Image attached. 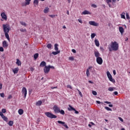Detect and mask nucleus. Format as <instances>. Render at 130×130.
<instances>
[{"instance_id": "obj_22", "label": "nucleus", "mask_w": 130, "mask_h": 130, "mask_svg": "<svg viewBox=\"0 0 130 130\" xmlns=\"http://www.w3.org/2000/svg\"><path fill=\"white\" fill-rule=\"evenodd\" d=\"M17 61L16 62V64H17V66H21V64H22V62H21V61H20V60L19 59H16Z\"/></svg>"}, {"instance_id": "obj_37", "label": "nucleus", "mask_w": 130, "mask_h": 130, "mask_svg": "<svg viewBox=\"0 0 130 130\" xmlns=\"http://www.w3.org/2000/svg\"><path fill=\"white\" fill-rule=\"evenodd\" d=\"M59 113H60V114H62V115H64V111L63 110H60Z\"/></svg>"}, {"instance_id": "obj_24", "label": "nucleus", "mask_w": 130, "mask_h": 130, "mask_svg": "<svg viewBox=\"0 0 130 130\" xmlns=\"http://www.w3.org/2000/svg\"><path fill=\"white\" fill-rule=\"evenodd\" d=\"M54 49L56 51H58V44H55V45H54Z\"/></svg>"}, {"instance_id": "obj_26", "label": "nucleus", "mask_w": 130, "mask_h": 130, "mask_svg": "<svg viewBox=\"0 0 130 130\" xmlns=\"http://www.w3.org/2000/svg\"><path fill=\"white\" fill-rule=\"evenodd\" d=\"M58 53H60V50L52 52V54H53L54 55H56L57 54H58Z\"/></svg>"}, {"instance_id": "obj_44", "label": "nucleus", "mask_w": 130, "mask_h": 130, "mask_svg": "<svg viewBox=\"0 0 130 130\" xmlns=\"http://www.w3.org/2000/svg\"><path fill=\"white\" fill-rule=\"evenodd\" d=\"M92 93L93 94V95H94V96H96V95H97V92H96V91L92 90Z\"/></svg>"}, {"instance_id": "obj_27", "label": "nucleus", "mask_w": 130, "mask_h": 130, "mask_svg": "<svg viewBox=\"0 0 130 130\" xmlns=\"http://www.w3.org/2000/svg\"><path fill=\"white\" fill-rule=\"evenodd\" d=\"M5 35L7 39L10 41V36H9V32L5 33Z\"/></svg>"}, {"instance_id": "obj_9", "label": "nucleus", "mask_w": 130, "mask_h": 130, "mask_svg": "<svg viewBox=\"0 0 130 130\" xmlns=\"http://www.w3.org/2000/svg\"><path fill=\"white\" fill-rule=\"evenodd\" d=\"M50 70L49 69L48 66H45L44 68V72L45 74H48Z\"/></svg>"}, {"instance_id": "obj_29", "label": "nucleus", "mask_w": 130, "mask_h": 130, "mask_svg": "<svg viewBox=\"0 0 130 130\" xmlns=\"http://www.w3.org/2000/svg\"><path fill=\"white\" fill-rule=\"evenodd\" d=\"M38 56H39V54H38V53H37L34 55V57L35 60H36L37 58H38Z\"/></svg>"}, {"instance_id": "obj_64", "label": "nucleus", "mask_w": 130, "mask_h": 130, "mask_svg": "<svg viewBox=\"0 0 130 130\" xmlns=\"http://www.w3.org/2000/svg\"><path fill=\"white\" fill-rule=\"evenodd\" d=\"M11 98H12V95H9L8 99H11Z\"/></svg>"}, {"instance_id": "obj_11", "label": "nucleus", "mask_w": 130, "mask_h": 130, "mask_svg": "<svg viewBox=\"0 0 130 130\" xmlns=\"http://www.w3.org/2000/svg\"><path fill=\"white\" fill-rule=\"evenodd\" d=\"M91 69H93V67L90 66L86 70L87 77H89V76H90V70H91Z\"/></svg>"}, {"instance_id": "obj_3", "label": "nucleus", "mask_w": 130, "mask_h": 130, "mask_svg": "<svg viewBox=\"0 0 130 130\" xmlns=\"http://www.w3.org/2000/svg\"><path fill=\"white\" fill-rule=\"evenodd\" d=\"M45 115L47 116L49 118H56L57 116L56 115L50 113L49 112H46L45 113Z\"/></svg>"}, {"instance_id": "obj_63", "label": "nucleus", "mask_w": 130, "mask_h": 130, "mask_svg": "<svg viewBox=\"0 0 130 130\" xmlns=\"http://www.w3.org/2000/svg\"><path fill=\"white\" fill-rule=\"evenodd\" d=\"M119 119L120 120V121H123V119H122V118L121 117H119Z\"/></svg>"}, {"instance_id": "obj_53", "label": "nucleus", "mask_w": 130, "mask_h": 130, "mask_svg": "<svg viewBox=\"0 0 130 130\" xmlns=\"http://www.w3.org/2000/svg\"><path fill=\"white\" fill-rule=\"evenodd\" d=\"M73 111H75V113L76 114H79V111L76 110V109H75V110H73Z\"/></svg>"}, {"instance_id": "obj_50", "label": "nucleus", "mask_w": 130, "mask_h": 130, "mask_svg": "<svg viewBox=\"0 0 130 130\" xmlns=\"http://www.w3.org/2000/svg\"><path fill=\"white\" fill-rule=\"evenodd\" d=\"M78 22H79V23H81V24H83V21L81 19H78Z\"/></svg>"}, {"instance_id": "obj_20", "label": "nucleus", "mask_w": 130, "mask_h": 130, "mask_svg": "<svg viewBox=\"0 0 130 130\" xmlns=\"http://www.w3.org/2000/svg\"><path fill=\"white\" fill-rule=\"evenodd\" d=\"M40 67H46V62L43 61L41 62Z\"/></svg>"}, {"instance_id": "obj_21", "label": "nucleus", "mask_w": 130, "mask_h": 130, "mask_svg": "<svg viewBox=\"0 0 130 130\" xmlns=\"http://www.w3.org/2000/svg\"><path fill=\"white\" fill-rule=\"evenodd\" d=\"M13 72L14 74H18V72H19V68H15L13 70Z\"/></svg>"}, {"instance_id": "obj_1", "label": "nucleus", "mask_w": 130, "mask_h": 130, "mask_svg": "<svg viewBox=\"0 0 130 130\" xmlns=\"http://www.w3.org/2000/svg\"><path fill=\"white\" fill-rule=\"evenodd\" d=\"M119 45L118 43L116 42H112V44L111 45V47L108 48L109 51H117L118 49Z\"/></svg>"}, {"instance_id": "obj_23", "label": "nucleus", "mask_w": 130, "mask_h": 130, "mask_svg": "<svg viewBox=\"0 0 130 130\" xmlns=\"http://www.w3.org/2000/svg\"><path fill=\"white\" fill-rule=\"evenodd\" d=\"M18 113L20 115H22L23 113H24V110L23 109H20L18 110Z\"/></svg>"}, {"instance_id": "obj_46", "label": "nucleus", "mask_w": 130, "mask_h": 130, "mask_svg": "<svg viewBox=\"0 0 130 130\" xmlns=\"http://www.w3.org/2000/svg\"><path fill=\"white\" fill-rule=\"evenodd\" d=\"M49 68V70H50V69H52L53 70H54V67L53 66H51L50 65L48 66Z\"/></svg>"}, {"instance_id": "obj_59", "label": "nucleus", "mask_w": 130, "mask_h": 130, "mask_svg": "<svg viewBox=\"0 0 130 130\" xmlns=\"http://www.w3.org/2000/svg\"><path fill=\"white\" fill-rule=\"evenodd\" d=\"M104 103H106L107 104H111V102H108V101L104 102Z\"/></svg>"}, {"instance_id": "obj_19", "label": "nucleus", "mask_w": 130, "mask_h": 130, "mask_svg": "<svg viewBox=\"0 0 130 130\" xmlns=\"http://www.w3.org/2000/svg\"><path fill=\"white\" fill-rule=\"evenodd\" d=\"M119 31L121 33V34H123V32H124V29H123V27H119Z\"/></svg>"}, {"instance_id": "obj_62", "label": "nucleus", "mask_w": 130, "mask_h": 130, "mask_svg": "<svg viewBox=\"0 0 130 130\" xmlns=\"http://www.w3.org/2000/svg\"><path fill=\"white\" fill-rule=\"evenodd\" d=\"M90 124H92V125H95V123H94L93 122H90Z\"/></svg>"}, {"instance_id": "obj_39", "label": "nucleus", "mask_w": 130, "mask_h": 130, "mask_svg": "<svg viewBox=\"0 0 130 130\" xmlns=\"http://www.w3.org/2000/svg\"><path fill=\"white\" fill-rule=\"evenodd\" d=\"M95 36H96V34L95 33H92L91 34V39H93V38H94L95 37Z\"/></svg>"}, {"instance_id": "obj_16", "label": "nucleus", "mask_w": 130, "mask_h": 130, "mask_svg": "<svg viewBox=\"0 0 130 130\" xmlns=\"http://www.w3.org/2000/svg\"><path fill=\"white\" fill-rule=\"evenodd\" d=\"M1 17H2V19L4 20H7V15H6V14L5 13H3L1 14Z\"/></svg>"}, {"instance_id": "obj_2", "label": "nucleus", "mask_w": 130, "mask_h": 130, "mask_svg": "<svg viewBox=\"0 0 130 130\" xmlns=\"http://www.w3.org/2000/svg\"><path fill=\"white\" fill-rule=\"evenodd\" d=\"M3 27L4 33H9L10 30H11V27L9 24H3Z\"/></svg>"}, {"instance_id": "obj_61", "label": "nucleus", "mask_w": 130, "mask_h": 130, "mask_svg": "<svg viewBox=\"0 0 130 130\" xmlns=\"http://www.w3.org/2000/svg\"><path fill=\"white\" fill-rule=\"evenodd\" d=\"M100 49H101V50H102L103 51H104V49L103 48V47H101Z\"/></svg>"}, {"instance_id": "obj_49", "label": "nucleus", "mask_w": 130, "mask_h": 130, "mask_svg": "<svg viewBox=\"0 0 130 130\" xmlns=\"http://www.w3.org/2000/svg\"><path fill=\"white\" fill-rule=\"evenodd\" d=\"M0 51L2 52H4V48L3 47H0Z\"/></svg>"}, {"instance_id": "obj_58", "label": "nucleus", "mask_w": 130, "mask_h": 130, "mask_svg": "<svg viewBox=\"0 0 130 130\" xmlns=\"http://www.w3.org/2000/svg\"><path fill=\"white\" fill-rule=\"evenodd\" d=\"M113 75H114V76H115V75H116V71H115V70H113Z\"/></svg>"}, {"instance_id": "obj_15", "label": "nucleus", "mask_w": 130, "mask_h": 130, "mask_svg": "<svg viewBox=\"0 0 130 130\" xmlns=\"http://www.w3.org/2000/svg\"><path fill=\"white\" fill-rule=\"evenodd\" d=\"M82 15H91V13L87 10H85L82 13Z\"/></svg>"}, {"instance_id": "obj_48", "label": "nucleus", "mask_w": 130, "mask_h": 130, "mask_svg": "<svg viewBox=\"0 0 130 130\" xmlns=\"http://www.w3.org/2000/svg\"><path fill=\"white\" fill-rule=\"evenodd\" d=\"M0 96H1V97H3V98H4V97H5V93H1L0 94Z\"/></svg>"}, {"instance_id": "obj_54", "label": "nucleus", "mask_w": 130, "mask_h": 130, "mask_svg": "<svg viewBox=\"0 0 130 130\" xmlns=\"http://www.w3.org/2000/svg\"><path fill=\"white\" fill-rule=\"evenodd\" d=\"M96 102L98 103V104H103V103H101L100 101H96Z\"/></svg>"}, {"instance_id": "obj_40", "label": "nucleus", "mask_w": 130, "mask_h": 130, "mask_svg": "<svg viewBox=\"0 0 130 130\" xmlns=\"http://www.w3.org/2000/svg\"><path fill=\"white\" fill-rule=\"evenodd\" d=\"M25 1L26 5H28L29 6V5H30V2H31V0H25Z\"/></svg>"}, {"instance_id": "obj_55", "label": "nucleus", "mask_w": 130, "mask_h": 130, "mask_svg": "<svg viewBox=\"0 0 130 130\" xmlns=\"http://www.w3.org/2000/svg\"><path fill=\"white\" fill-rule=\"evenodd\" d=\"M72 52H73V53H76V52H77V51H76V50H75V49H72Z\"/></svg>"}, {"instance_id": "obj_47", "label": "nucleus", "mask_w": 130, "mask_h": 130, "mask_svg": "<svg viewBox=\"0 0 130 130\" xmlns=\"http://www.w3.org/2000/svg\"><path fill=\"white\" fill-rule=\"evenodd\" d=\"M108 90L109 91H112L114 90V89H113V87H109Z\"/></svg>"}, {"instance_id": "obj_18", "label": "nucleus", "mask_w": 130, "mask_h": 130, "mask_svg": "<svg viewBox=\"0 0 130 130\" xmlns=\"http://www.w3.org/2000/svg\"><path fill=\"white\" fill-rule=\"evenodd\" d=\"M94 56L95 57L98 58L100 56V53L98 51H94Z\"/></svg>"}, {"instance_id": "obj_45", "label": "nucleus", "mask_w": 130, "mask_h": 130, "mask_svg": "<svg viewBox=\"0 0 130 130\" xmlns=\"http://www.w3.org/2000/svg\"><path fill=\"white\" fill-rule=\"evenodd\" d=\"M78 91L79 92V94L80 95V96L81 97H83V94H82V92L80 90H79L78 89Z\"/></svg>"}, {"instance_id": "obj_25", "label": "nucleus", "mask_w": 130, "mask_h": 130, "mask_svg": "<svg viewBox=\"0 0 130 130\" xmlns=\"http://www.w3.org/2000/svg\"><path fill=\"white\" fill-rule=\"evenodd\" d=\"M48 12H49V8H48V7H46L44 10V13H45V14H47Z\"/></svg>"}, {"instance_id": "obj_42", "label": "nucleus", "mask_w": 130, "mask_h": 130, "mask_svg": "<svg viewBox=\"0 0 130 130\" xmlns=\"http://www.w3.org/2000/svg\"><path fill=\"white\" fill-rule=\"evenodd\" d=\"M69 60H72V61L75 60V58H74V57L71 56L69 57Z\"/></svg>"}, {"instance_id": "obj_32", "label": "nucleus", "mask_w": 130, "mask_h": 130, "mask_svg": "<svg viewBox=\"0 0 130 130\" xmlns=\"http://www.w3.org/2000/svg\"><path fill=\"white\" fill-rule=\"evenodd\" d=\"M8 124H9L10 126H13V124H14V122L13 121H10L8 123Z\"/></svg>"}, {"instance_id": "obj_43", "label": "nucleus", "mask_w": 130, "mask_h": 130, "mask_svg": "<svg viewBox=\"0 0 130 130\" xmlns=\"http://www.w3.org/2000/svg\"><path fill=\"white\" fill-rule=\"evenodd\" d=\"M126 18L127 20H129V15L127 13H126Z\"/></svg>"}, {"instance_id": "obj_52", "label": "nucleus", "mask_w": 130, "mask_h": 130, "mask_svg": "<svg viewBox=\"0 0 130 130\" xmlns=\"http://www.w3.org/2000/svg\"><path fill=\"white\" fill-rule=\"evenodd\" d=\"M22 7H26V6H28V4H26V3H23L22 4Z\"/></svg>"}, {"instance_id": "obj_60", "label": "nucleus", "mask_w": 130, "mask_h": 130, "mask_svg": "<svg viewBox=\"0 0 130 130\" xmlns=\"http://www.w3.org/2000/svg\"><path fill=\"white\" fill-rule=\"evenodd\" d=\"M114 95H118V92H117V91H115V92H114Z\"/></svg>"}, {"instance_id": "obj_28", "label": "nucleus", "mask_w": 130, "mask_h": 130, "mask_svg": "<svg viewBox=\"0 0 130 130\" xmlns=\"http://www.w3.org/2000/svg\"><path fill=\"white\" fill-rule=\"evenodd\" d=\"M42 104V101H39L36 103L37 106H40Z\"/></svg>"}, {"instance_id": "obj_17", "label": "nucleus", "mask_w": 130, "mask_h": 130, "mask_svg": "<svg viewBox=\"0 0 130 130\" xmlns=\"http://www.w3.org/2000/svg\"><path fill=\"white\" fill-rule=\"evenodd\" d=\"M94 43L96 46H97L98 47H99V45H100V44L99 43V41H98V40H97L96 39H95Z\"/></svg>"}, {"instance_id": "obj_56", "label": "nucleus", "mask_w": 130, "mask_h": 130, "mask_svg": "<svg viewBox=\"0 0 130 130\" xmlns=\"http://www.w3.org/2000/svg\"><path fill=\"white\" fill-rule=\"evenodd\" d=\"M49 17H50L51 18H54V17H55V15H50Z\"/></svg>"}, {"instance_id": "obj_30", "label": "nucleus", "mask_w": 130, "mask_h": 130, "mask_svg": "<svg viewBox=\"0 0 130 130\" xmlns=\"http://www.w3.org/2000/svg\"><path fill=\"white\" fill-rule=\"evenodd\" d=\"M111 2H113V3H115V2H116V0H106L107 4H110Z\"/></svg>"}, {"instance_id": "obj_10", "label": "nucleus", "mask_w": 130, "mask_h": 130, "mask_svg": "<svg viewBox=\"0 0 130 130\" xmlns=\"http://www.w3.org/2000/svg\"><path fill=\"white\" fill-rule=\"evenodd\" d=\"M0 116L3 118V119H4L5 121H8V117L5 116L2 112H0Z\"/></svg>"}, {"instance_id": "obj_7", "label": "nucleus", "mask_w": 130, "mask_h": 130, "mask_svg": "<svg viewBox=\"0 0 130 130\" xmlns=\"http://www.w3.org/2000/svg\"><path fill=\"white\" fill-rule=\"evenodd\" d=\"M57 122L60 124H62V125L64 126V127H66V128H69V126H68V125H67V124H66V122L59 120L57 121Z\"/></svg>"}, {"instance_id": "obj_13", "label": "nucleus", "mask_w": 130, "mask_h": 130, "mask_svg": "<svg viewBox=\"0 0 130 130\" xmlns=\"http://www.w3.org/2000/svg\"><path fill=\"white\" fill-rule=\"evenodd\" d=\"M3 46L4 48H7L9 46V44H8L6 41H4L3 42Z\"/></svg>"}, {"instance_id": "obj_33", "label": "nucleus", "mask_w": 130, "mask_h": 130, "mask_svg": "<svg viewBox=\"0 0 130 130\" xmlns=\"http://www.w3.org/2000/svg\"><path fill=\"white\" fill-rule=\"evenodd\" d=\"M38 4H39V0H34V4L38 6Z\"/></svg>"}, {"instance_id": "obj_6", "label": "nucleus", "mask_w": 130, "mask_h": 130, "mask_svg": "<svg viewBox=\"0 0 130 130\" xmlns=\"http://www.w3.org/2000/svg\"><path fill=\"white\" fill-rule=\"evenodd\" d=\"M96 62L99 64H102V63H103V60L102 59V58H101V57L96 58Z\"/></svg>"}, {"instance_id": "obj_57", "label": "nucleus", "mask_w": 130, "mask_h": 130, "mask_svg": "<svg viewBox=\"0 0 130 130\" xmlns=\"http://www.w3.org/2000/svg\"><path fill=\"white\" fill-rule=\"evenodd\" d=\"M67 88H69V89H72V86H71L70 85H68Z\"/></svg>"}, {"instance_id": "obj_38", "label": "nucleus", "mask_w": 130, "mask_h": 130, "mask_svg": "<svg viewBox=\"0 0 130 130\" xmlns=\"http://www.w3.org/2000/svg\"><path fill=\"white\" fill-rule=\"evenodd\" d=\"M47 48H49V49H51V47H52V45H51V44H48L47 45Z\"/></svg>"}, {"instance_id": "obj_14", "label": "nucleus", "mask_w": 130, "mask_h": 130, "mask_svg": "<svg viewBox=\"0 0 130 130\" xmlns=\"http://www.w3.org/2000/svg\"><path fill=\"white\" fill-rule=\"evenodd\" d=\"M69 111H73L75 110V109L71 105H69V107L68 108Z\"/></svg>"}, {"instance_id": "obj_35", "label": "nucleus", "mask_w": 130, "mask_h": 130, "mask_svg": "<svg viewBox=\"0 0 130 130\" xmlns=\"http://www.w3.org/2000/svg\"><path fill=\"white\" fill-rule=\"evenodd\" d=\"M125 13L124 12H123L121 14V18L122 19H125Z\"/></svg>"}, {"instance_id": "obj_5", "label": "nucleus", "mask_w": 130, "mask_h": 130, "mask_svg": "<svg viewBox=\"0 0 130 130\" xmlns=\"http://www.w3.org/2000/svg\"><path fill=\"white\" fill-rule=\"evenodd\" d=\"M53 110H54L55 113H59L60 112V108H59V107L56 105H54L53 106Z\"/></svg>"}, {"instance_id": "obj_36", "label": "nucleus", "mask_w": 130, "mask_h": 130, "mask_svg": "<svg viewBox=\"0 0 130 130\" xmlns=\"http://www.w3.org/2000/svg\"><path fill=\"white\" fill-rule=\"evenodd\" d=\"M105 109H106L108 111H112V109H111L110 108H109L108 107H105Z\"/></svg>"}, {"instance_id": "obj_12", "label": "nucleus", "mask_w": 130, "mask_h": 130, "mask_svg": "<svg viewBox=\"0 0 130 130\" xmlns=\"http://www.w3.org/2000/svg\"><path fill=\"white\" fill-rule=\"evenodd\" d=\"M89 25H91V26H98V23H96L95 21H89Z\"/></svg>"}, {"instance_id": "obj_31", "label": "nucleus", "mask_w": 130, "mask_h": 130, "mask_svg": "<svg viewBox=\"0 0 130 130\" xmlns=\"http://www.w3.org/2000/svg\"><path fill=\"white\" fill-rule=\"evenodd\" d=\"M20 23L22 26H24V27H26L27 26V24L25 23V22L23 21H20Z\"/></svg>"}, {"instance_id": "obj_4", "label": "nucleus", "mask_w": 130, "mask_h": 130, "mask_svg": "<svg viewBox=\"0 0 130 130\" xmlns=\"http://www.w3.org/2000/svg\"><path fill=\"white\" fill-rule=\"evenodd\" d=\"M107 75L110 82H112V83H115V80L112 78V75H111L109 71L107 72Z\"/></svg>"}, {"instance_id": "obj_41", "label": "nucleus", "mask_w": 130, "mask_h": 130, "mask_svg": "<svg viewBox=\"0 0 130 130\" xmlns=\"http://www.w3.org/2000/svg\"><path fill=\"white\" fill-rule=\"evenodd\" d=\"M2 113H6L7 112V110L6 109H2Z\"/></svg>"}, {"instance_id": "obj_8", "label": "nucleus", "mask_w": 130, "mask_h": 130, "mask_svg": "<svg viewBox=\"0 0 130 130\" xmlns=\"http://www.w3.org/2000/svg\"><path fill=\"white\" fill-rule=\"evenodd\" d=\"M22 93L24 94V98H26V96H27V89H26V87L22 88Z\"/></svg>"}, {"instance_id": "obj_34", "label": "nucleus", "mask_w": 130, "mask_h": 130, "mask_svg": "<svg viewBox=\"0 0 130 130\" xmlns=\"http://www.w3.org/2000/svg\"><path fill=\"white\" fill-rule=\"evenodd\" d=\"M20 32H22L23 33H26L27 32V29H23V28H20Z\"/></svg>"}, {"instance_id": "obj_51", "label": "nucleus", "mask_w": 130, "mask_h": 130, "mask_svg": "<svg viewBox=\"0 0 130 130\" xmlns=\"http://www.w3.org/2000/svg\"><path fill=\"white\" fill-rule=\"evenodd\" d=\"M91 7H92L93 8H97V5L95 4H92Z\"/></svg>"}]
</instances>
